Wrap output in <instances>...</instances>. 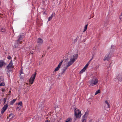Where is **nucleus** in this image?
Instances as JSON below:
<instances>
[{"label":"nucleus","instance_id":"f257e3e1","mask_svg":"<svg viewBox=\"0 0 122 122\" xmlns=\"http://www.w3.org/2000/svg\"><path fill=\"white\" fill-rule=\"evenodd\" d=\"M75 116L76 118H80L81 115V111L78 109L76 108L74 111Z\"/></svg>","mask_w":122,"mask_h":122},{"label":"nucleus","instance_id":"f03ea898","mask_svg":"<svg viewBox=\"0 0 122 122\" xmlns=\"http://www.w3.org/2000/svg\"><path fill=\"white\" fill-rule=\"evenodd\" d=\"M98 82V80L97 78H93L89 81V84L90 86L96 85Z\"/></svg>","mask_w":122,"mask_h":122},{"label":"nucleus","instance_id":"7ed1b4c3","mask_svg":"<svg viewBox=\"0 0 122 122\" xmlns=\"http://www.w3.org/2000/svg\"><path fill=\"white\" fill-rule=\"evenodd\" d=\"M18 37V38L17 40L19 42L20 44H22L25 37L24 34L22 33H20Z\"/></svg>","mask_w":122,"mask_h":122},{"label":"nucleus","instance_id":"20e7f679","mask_svg":"<svg viewBox=\"0 0 122 122\" xmlns=\"http://www.w3.org/2000/svg\"><path fill=\"white\" fill-rule=\"evenodd\" d=\"M13 65L12 60H11L9 64L6 67L7 71L9 73L11 71V68H13L12 66Z\"/></svg>","mask_w":122,"mask_h":122},{"label":"nucleus","instance_id":"39448f33","mask_svg":"<svg viewBox=\"0 0 122 122\" xmlns=\"http://www.w3.org/2000/svg\"><path fill=\"white\" fill-rule=\"evenodd\" d=\"M8 106V105L7 104H6L4 106L1 111V116L2 115L4 112L7 108Z\"/></svg>","mask_w":122,"mask_h":122},{"label":"nucleus","instance_id":"423d86ee","mask_svg":"<svg viewBox=\"0 0 122 122\" xmlns=\"http://www.w3.org/2000/svg\"><path fill=\"white\" fill-rule=\"evenodd\" d=\"M36 72H35V73L32 76L31 78L30 79L29 82L31 84H32L33 83L36 76Z\"/></svg>","mask_w":122,"mask_h":122},{"label":"nucleus","instance_id":"0eeeda50","mask_svg":"<svg viewBox=\"0 0 122 122\" xmlns=\"http://www.w3.org/2000/svg\"><path fill=\"white\" fill-rule=\"evenodd\" d=\"M43 42V41L42 39L41 38L38 39L37 43H38V45L36 48H37V49H38V50L40 49V46L42 43Z\"/></svg>","mask_w":122,"mask_h":122},{"label":"nucleus","instance_id":"6e6552de","mask_svg":"<svg viewBox=\"0 0 122 122\" xmlns=\"http://www.w3.org/2000/svg\"><path fill=\"white\" fill-rule=\"evenodd\" d=\"M75 61V60L73 59H70V61L68 62L66 66L68 67L71 65Z\"/></svg>","mask_w":122,"mask_h":122},{"label":"nucleus","instance_id":"1a4fd4ad","mask_svg":"<svg viewBox=\"0 0 122 122\" xmlns=\"http://www.w3.org/2000/svg\"><path fill=\"white\" fill-rule=\"evenodd\" d=\"M109 53H108L106 55L103 59V60L104 61H105L106 60H107V61H109L110 58L109 56Z\"/></svg>","mask_w":122,"mask_h":122},{"label":"nucleus","instance_id":"9d476101","mask_svg":"<svg viewBox=\"0 0 122 122\" xmlns=\"http://www.w3.org/2000/svg\"><path fill=\"white\" fill-rule=\"evenodd\" d=\"M68 67H67L66 66L64 67L63 69H62V71L61 72V73H60L59 74V76L62 75L63 73L65 72L66 71V69L68 68Z\"/></svg>","mask_w":122,"mask_h":122},{"label":"nucleus","instance_id":"9b49d317","mask_svg":"<svg viewBox=\"0 0 122 122\" xmlns=\"http://www.w3.org/2000/svg\"><path fill=\"white\" fill-rule=\"evenodd\" d=\"M6 63L4 61L2 60H0V68H2L3 65H5Z\"/></svg>","mask_w":122,"mask_h":122},{"label":"nucleus","instance_id":"f8f14e48","mask_svg":"<svg viewBox=\"0 0 122 122\" xmlns=\"http://www.w3.org/2000/svg\"><path fill=\"white\" fill-rule=\"evenodd\" d=\"M19 43V42L17 40H15L14 45L13 46V47L15 48L16 47L18 46Z\"/></svg>","mask_w":122,"mask_h":122},{"label":"nucleus","instance_id":"ddd939ff","mask_svg":"<svg viewBox=\"0 0 122 122\" xmlns=\"http://www.w3.org/2000/svg\"><path fill=\"white\" fill-rule=\"evenodd\" d=\"M44 103L43 102H41V103L40 105V106L39 107V109L40 110H41L42 108L44 107Z\"/></svg>","mask_w":122,"mask_h":122},{"label":"nucleus","instance_id":"4468645a","mask_svg":"<svg viewBox=\"0 0 122 122\" xmlns=\"http://www.w3.org/2000/svg\"><path fill=\"white\" fill-rule=\"evenodd\" d=\"M72 121V118H71L69 117L66 119L65 122H71Z\"/></svg>","mask_w":122,"mask_h":122},{"label":"nucleus","instance_id":"2eb2a0df","mask_svg":"<svg viewBox=\"0 0 122 122\" xmlns=\"http://www.w3.org/2000/svg\"><path fill=\"white\" fill-rule=\"evenodd\" d=\"M16 99H14L12 100H11L10 102V104L11 105H12L15 102V101L16 100Z\"/></svg>","mask_w":122,"mask_h":122},{"label":"nucleus","instance_id":"dca6fc26","mask_svg":"<svg viewBox=\"0 0 122 122\" xmlns=\"http://www.w3.org/2000/svg\"><path fill=\"white\" fill-rule=\"evenodd\" d=\"M73 59H74L75 61V60L78 57V55L77 54H75L73 55Z\"/></svg>","mask_w":122,"mask_h":122},{"label":"nucleus","instance_id":"f3484780","mask_svg":"<svg viewBox=\"0 0 122 122\" xmlns=\"http://www.w3.org/2000/svg\"><path fill=\"white\" fill-rule=\"evenodd\" d=\"M21 75H24V74L23 73V69L22 68H21V69H20V76H21Z\"/></svg>","mask_w":122,"mask_h":122},{"label":"nucleus","instance_id":"a211bd4d","mask_svg":"<svg viewBox=\"0 0 122 122\" xmlns=\"http://www.w3.org/2000/svg\"><path fill=\"white\" fill-rule=\"evenodd\" d=\"M86 69H85V68H83L80 71V73H82L84 72Z\"/></svg>","mask_w":122,"mask_h":122},{"label":"nucleus","instance_id":"6ab92c4d","mask_svg":"<svg viewBox=\"0 0 122 122\" xmlns=\"http://www.w3.org/2000/svg\"><path fill=\"white\" fill-rule=\"evenodd\" d=\"M87 24L85 25V27L84 28V29L83 31V32H85L86 31V29H87Z\"/></svg>","mask_w":122,"mask_h":122},{"label":"nucleus","instance_id":"aec40b11","mask_svg":"<svg viewBox=\"0 0 122 122\" xmlns=\"http://www.w3.org/2000/svg\"><path fill=\"white\" fill-rule=\"evenodd\" d=\"M14 115L12 113H11L9 115V117H10L9 119H10L14 117Z\"/></svg>","mask_w":122,"mask_h":122},{"label":"nucleus","instance_id":"412c9836","mask_svg":"<svg viewBox=\"0 0 122 122\" xmlns=\"http://www.w3.org/2000/svg\"><path fill=\"white\" fill-rule=\"evenodd\" d=\"M63 62V61H61V62H60L59 64H58V66L60 68L62 64V62Z\"/></svg>","mask_w":122,"mask_h":122},{"label":"nucleus","instance_id":"4be33fe9","mask_svg":"<svg viewBox=\"0 0 122 122\" xmlns=\"http://www.w3.org/2000/svg\"><path fill=\"white\" fill-rule=\"evenodd\" d=\"M60 67L58 66H57L55 69L54 70V71L56 72V71H58L60 68Z\"/></svg>","mask_w":122,"mask_h":122},{"label":"nucleus","instance_id":"5701e85b","mask_svg":"<svg viewBox=\"0 0 122 122\" xmlns=\"http://www.w3.org/2000/svg\"><path fill=\"white\" fill-rule=\"evenodd\" d=\"M82 122H86V120L85 119V117H84L82 118Z\"/></svg>","mask_w":122,"mask_h":122},{"label":"nucleus","instance_id":"b1692460","mask_svg":"<svg viewBox=\"0 0 122 122\" xmlns=\"http://www.w3.org/2000/svg\"><path fill=\"white\" fill-rule=\"evenodd\" d=\"M105 103L107 104V107L109 108V107H110V105L108 103V102L107 101H105Z\"/></svg>","mask_w":122,"mask_h":122},{"label":"nucleus","instance_id":"393cba45","mask_svg":"<svg viewBox=\"0 0 122 122\" xmlns=\"http://www.w3.org/2000/svg\"><path fill=\"white\" fill-rule=\"evenodd\" d=\"M1 31L3 32H5L6 30H5V29H3V28H2L1 29Z\"/></svg>","mask_w":122,"mask_h":122},{"label":"nucleus","instance_id":"a878e982","mask_svg":"<svg viewBox=\"0 0 122 122\" xmlns=\"http://www.w3.org/2000/svg\"><path fill=\"white\" fill-rule=\"evenodd\" d=\"M100 90H98L95 93V95H96L97 94L100 93Z\"/></svg>","mask_w":122,"mask_h":122},{"label":"nucleus","instance_id":"bb28decb","mask_svg":"<svg viewBox=\"0 0 122 122\" xmlns=\"http://www.w3.org/2000/svg\"><path fill=\"white\" fill-rule=\"evenodd\" d=\"M86 114L88 115V112H85V114L82 117V118H83L84 117H85V116H86Z\"/></svg>","mask_w":122,"mask_h":122},{"label":"nucleus","instance_id":"cd10ccee","mask_svg":"<svg viewBox=\"0 0 122 122\" xmlns=\"http://www.w3.org/2000/svg\"><path fill=\"white\" fill-rule=\"evenodd\" d=\"M4 80V78L2 76H0V81H3Z\"/></svg>","mask_w":122,"mask_h":122},{"label":"nucleus","instance_id":"c85d7f7f","mask_svg":"<svg viewBox=\"0 0 122 122\" xmlns=\"http://www.w3.org/2000/svg\"><path fill=\"white\" fill-rule=\"evenodd\" d=\"M18 105H20V106H21L22 104V102L21 101L20 102L18 103Z\"/></svg>","mask_w":122,"mask_h":122},{"label":"nucleus","instance_id":"c756f323","mask_svg":"<svg viewBox=\"0 0 122 122\" xmlns=\"http://www.w3.org/2000/svg\"><path fill=\"white\" fill-rule=\"evenodd\" d=\"M20 106H18L17 107L16 109L17 110H18V111H19V110H20Z\"/></svg>","mask_w":122,"mask_h":122},{"label":"nucleus","instance_id":"7c9ffc66","mask_svg":"<svg viewBox=\"0 0 122 122\" xmlns=\"http://www.w3.org/2000/svg\"><path fill=\"white\" fill-rule=\"evenodd\" d=\"M5 85V84L4 82H2L0 84V86H4Z\"/></svg>","mask_w":122,"mask_h":122},{"label":"nucleus","instance_id":"2f4dec72","mask_svg":"<svg viewBox=\"0 0 122 122\" xmlns=\"http://www.w3.org/2000/svg\"><path fill=\"white\" fill-rule=\"evenodd\" d=\"M119 18L120 19V20H122V13L120 15L119 17Z\"/></svg>","mask_w":122,"mask_h":122},{"label":"nucleus","instance_id":"473e14b6","mask_svg":"<svg viewBox=\"0 0 122 122\" xmlns=\"http://www.w3.org/2000/svg\"><path fill=\"white\" fill-rule=\"evenodd\" d=\"M88 65H89V64L88 63L87 64L84 68H85V69H86V67H87L88 66Z\"/></svg>","mask_w":122,"mask_h":122},{"label":"nucleus","instance_id":"72a5a7b5","mask_svg":"<svg viewBox=\"0 0 122 122\" xmlns=\"http://www.w3.org/2000/svg\"><path fill=\"white\" fill-rule=\"evenodd\" d=\"M3 100H4L3 101H4V104L5 103V102H6V99L5 98H4Z\"/></svg>","mask_w":122,"mask_h":122},{"label":"nucleus","instance_id":"f704fd0d","mask_svg":"<svg viewBox=\"0 0 122 122\" xmlns=\"http://www.w3.org/2000/svg\"><path fill=\"white\" fill-rule=\"evenodd\" d=\"M24 75H21V76H20V78H23V77H24Z\"/></svg>","mask_w":122,"mask_h":122},{"label":"nucleus","instance_id":"c9c22d12","mask_svg":"<svg viewBox=\"0 0 122 122\" xmlns=\"http://www.w3.org/2000/svg\"><path fill=\"white\" fill-rule=\"evenodd\" d=\"M52 18H51V17H49L48 21H50V20L52 19Z\"/></svg>","mask_w":122,"mask_h":122},{"label":"nucleus","instance_id":"e433bc0d","mask_svg":"<svg viewBox=\"0 0 122 122\" xmlns=\"http://www.w3.org/2000/svg\"><path fill=\"white\" fill-rule=\"evenodd\" d=\"M7 58L9 59H10L11 58V57L10 56H9L7 57Z\"/></svg>","mask_w":122,"mask_h":122},{"label":"nucleus","instance_id":"4c0bfd02","mask_svg":"<svg viewBox=\"0 0 122 122\" xmlns=\"http://www.w3.org/2000/svg\"><path fill=\"white\" fill-rule=\"evenodd\" d=\"M5 90L4 89H2V91L3 92H4Z\"/></svg>","mask_w":122,"mask_h":122},{"label":"nucleus","instance_id":"58836bf2","mask_svg":"<svg viewBox=\"0 0 122 122\" xmlns=\"http://www.w3.org/2000/svg\"><path fill=\"white\" fill-rule=\"evenodd\" d=\"M53 17V14H52L51 15V16H50L51 17V18H52V17Z\"/></svg>","mask_w":122,"mask_h":122},{"label":"nucleus","instance_id":"ea45409f","mask_svg":"<svg viewBox=\"0 0 122 122\" xmlns=\"http://www.w3.org/2000/svg\"><path fill=\"white\" fill-rule=\"evenodd\" d=\"M43 14H46V13H45V12H44L43 13Z\"/></svg>","mask_w":122,"mask_h":122},{"label":"nucleus","instance_id":"a19ab883","mask_svg":"<svg viewBox=\"0 0 122 122\" xmlns=\"http://www.w3.org/2000/svg\"><path fill=\"white\" fill-rule=\"evenodd\" d=\"M50 122L49 121H48V120H47L45 122Z\"/></svg>","mask_w":122,"mask_h":122},{"label":"nucleus","instance_id":"79ce46f5","mask_svg":"<svg viewBox=\"0 0 122 122\" xmlns=\"http://www.w3.org/2000/svg\"><path fill=\"white\" fill-rule=\"evenodd\" d=\"M7 74L8 75V76H10V75H9V74H8L7 73Z\"/></svg>","mask_w":122,"mask_h":122},{"label":"nucleus","instance_id":"37998d69","mask_svg":"<svg viewBox=\"0 0 122 122\" xmlns=\"http://www.w3.org/2000/svg\"><path fill=\"white\" fill-rule=\"evenodd\" d=\"M76 39H76H76H75V40L74 41L76 42V41H77Z\"/></svg>","mask_w":122,"mask_h":122},{"label":"nucleus","instance_id":"c03bdc74","mask_svg":"<svg viewBox=\"0 0 122 122\" xmlns=\"http://www.w3.org/2000/svg\"><path fill=\"white\" fill-rule=\"evenodd\" d=\"M45 56V54H44V55H42V57H43V56Z\"/></svg>","mask_w":122,"mask_h":122},{"label":"nucleus","instance_id":"a18cd8bd","mask_svg":"<svg viewBox=\"0 0 122 122\" xmlns=\"http://www.w3.org/2000/svg\"><path fill=\"white\" fill-rule=\"evenodd\" d=\"M57 107V106H55V108H56V107Z\"/></svg>","mask_w":122,"mask_h":122},{"label":"nucleus","instance_id":"49530a36","mask_svg":"<svg viewBox=\"0 0 122 122\" xmlns=\"http://www.w3.org/2000/svg\"><path fill=\"white\" fill-rule=\"evenodd\" d=\"M93 59V58L92 57L91 59L90 60L91 61Z\"/></svg>","mask_w":122,"mask_h":122},{"label":"nucleus","instance_id":"de8ad7c7","mask_svg":"<svg viewBox=\"0 0 122 122\" xmlns=\"http://www.w3.org/2000/svg\"><path fill=\"white\" fill-rule=\"evenodd\" d=\"M68 59V58H67L66 59V60Z\"/></svg>","mask_w":122,"mask_h":122},{"label":"nucleus","instance_id":"09e8293b","mask_svg":"<svg viewBox=\"0 0 122 122\" xmlns=\"http://www.w3.org/2000/svg\"><path fill=\"white\" fill-rule=\"evenodd\" d=\"M50 48V47H48L47 48V49H49Z\"/></svg>","mask_w":122,"mask_h":122},{"label":"nucleus","instance_id":"8fccbe9b","mask_svg":"<svg viewBox=\"0 0 122 122\" xmlns=\"http://www.w3.org/2000/svg\"><path fill=\"white\" fill-rule=\"evenodd\" d=\"M11 92V91H10L9 92V93H10Z\"/></svg>","mask_w":122,"mask_h":122},{"label":"nucleus","instance_id":"3c124183","mask_svg":"<svg viewBox=\"0 0 122 122\" xmlns=\"http://www.w3.org/2000/svg\"><path fill=\"white\" fill-rule=\"evenodd\" d=\"M91 61V60H90V61Z\"/></svg>","mask_w":122,"mask_h":122},{"label":"nucleus","instance_id":"603ef678","mask_svg":"<svg viewBox=\"0 0 122 122\" xmlns=\"http://www.w3.org/2000/svg\"><path fill=\"white\" fill-rule=\"evenodd\" d=\"M112 46H111V47Z\"/></svg>","mask_w":122,"mask_h":122}]
</instances>
